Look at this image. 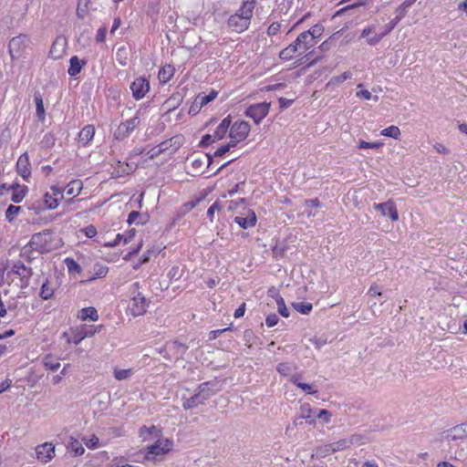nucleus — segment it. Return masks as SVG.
Here are the masks:
<instances>
[{"label": "nucleus", "instance_id": "nucleus-64", "mask_svg": "<svg viewBox=\"0 0 467 467\" xmlns=\"http://www.w3.org/2000/svg\"><path fill=\"white\" fill-rule=\"evenodd\" d=\"M280 30V24H277V23H273L272 25L269 26L268 29H267V34L269 36H274V35H276Z\"/></svg>", "mask_w": 467, "mask_h": 467}, {"label": "nucleus", "instance_id": "nucleus-1", "mask_svg": "<svg viewBox=\"0 0 467 467\" xmlns=\"http://www.w3.org/2000/svg\"><path fill=\"white\" fill-rule=\"evenodd\" d=\"M255 6V0H245L244 2V16L234 14L228 19V26L236 33H241L246 30L251 23L254 9Z\"/></svg>", "mask_w": 467, "mask_h": 467}, {"label": "nucleus", "instance_id": "nucleus-58", "mask_svg": "<svg viewBox=\"0 0 467 467\" xmlns=\"http://www.w3.org/2000/svg\"><path fill=\"white\" fill-rule=\"evenodd\" d=\"M221 210V206L219 205V203L217 202H215L213 204H212L208 211H207V215L208 217H210L211 221L213 222V214L215 212H218Z\"/></svg>", "mask_w": 467, "mask_h": 467}, {"label": "nucleus", "instance_id": "nucleus-14", "mask_svg": "<svg viewBox=\"0 0 467 467\" xmlns=\"http://www.w3.org/2000/svg\"><path fill=\"white\" fill-rule=\"evenodd\" d=\"M130 309L134 317L143 315L146 312V298L140 293H138L132 297Z\"/></svg>", "mask_w": 467, "mask_h": 467}, {"label": "nucleus", "instance_id": "nucleus-52", "mask_svg": "<svg viewBox=\"0 0 467 467\" xmlns=\"http://www.w3.org/2000/svg\"><path fill=\"white\" fill-rule=\"evenodd\" d=\"M332 414L327 410H320L317 414V418L323 420L325 422H329L331 420Z\"/></svg>", "mask_w": 467, "mask_h": 467}, {"label": "nucleus", "instance_id": "nucleus-37", "mask_svg": "<svg viewBox=\"0 0 467 467\" xmlns=\"http://www.w3.org/2000/svg\"><path fill=\"white\" fill-rule=\"evenodd\" d=\"M293 306L297 312L304 314V315H308L313 308V306L311 303H303V302L294 303Z\"/></svg>", "mask_w": 467, "mask_h": 467}, {"label": "nucleus", "instance_id": "nucleus-6", "mask_svg": "<svg viewBox=\"0 0 467 467\" xmlns=\"http://www.w3.org/2000/svg\"><path fill=\"white\" fill-rule=\"evenodd\" d=\"M172 443L169 440H158L154 444L147 448L145 458L154 460L155 456L168 453L171 449Z\"/></svg>", "mask_w": 467, "mask_h": 467}, {"label": "nucleus", "instance_id": "nucleus-36", "mask_svg": "<svg viewBox=\"0 0 467 467\" xmlns=\"http://www.w3.org/2000/svg\"><path fill=\"white\" fill-rule=\"evenodd\" d=\"M448 437H451V440L463 439L464 437H467V432L462 426H456L451 430Z\"/></svg>", "mask_w": 467, "mask_h": 467}, {"label": "nucleus", "instance_id": "nucleus-11", "mask_svg": "<svg viewBox=\"0 0 467 467\" xmlns=\"http://www.w3.org/2000/svg\"><path fill=\"white\" fill-rule=\"evenodd\" d=\"M374 209L379 211L382 216H389L393 222H396L399 219L397 208L392 201H388L382 203H375Z\"/></svg>", "mask_w": 467, "mask_h": 467}, {"label": "nucleus", "instance_id": "nucleus-16", "mask_svg": "<svg viewBox=\"0 0 467 467\" xmlns=\"http://www.w3.org/2000/svg\"><path fill=\"white\" fill-rule=\"evenodd\" d=\"M303 48L300 43L296 39L294 43L290 44L288 47L281 50L279 54V57L283 60H289L293 58L297 53H304Z\"/></svg>", "mask_w": 467, "mask_h": 467}, {"label": "nucleus", "instance_id": "nucleus-20", "mask_svg": "<svg viewBox=\"0 0 467 467\" xmlns=\"http://www.w3.org/2000/svg\"><path fill=\"white\" fill-rule=\"evenodd\" d=\"M8 189L12 191L11 200L16 203H19L23 201L27 192L26 186H21L19 184H11Z\"/></svg>", "mask_w": 467, "mask_h": 467}, {"label": "nucleus", "instance_id": "nucleus-34", "mask_svg": "<svg viewBox=\"0 0 467 467\" xmlns=\"http://www.w3.org/2000/svg\"><path fill=\"white\" fill-rule=\"evenodd\" d=\"M312 409L308 404L302 405L300 407V416L302 420H306L309 424H313L315 420L311 417Z\"/></svg>", "mask_w": 467, "mask_h": 467}, {"label": "nucleus", "instance_id": "nucleus-10", "mask_svg": "<svg viewBox=\"0 0 467 467\" xmlns=\"http://www.w3.org/2000/svg\"><path fill=\"white\" fill-rule=\"evenodd\" d=\"M11 272L20 277L23 286L28 285V281L33 275L31 267H27L23 262L17 261L13 264Z\"/></svg>", "mask_w": 467, "mask_h": 467}, {"label": "nucleus", "instance_id": "nucleus-35", "mask_svg": "<svg viewBox=\"0 0 467 467\" xmlns=\"http://www.w3.org/2000/svg\"><path fill=\"white\" fill-rule=\"evenodd\" d=\"M35 103L36 107V116L39 119L44 120L45 119V109L42 97L37 94L35 95Z\"/></svg>", "mask_w": 467, "mask_h": 467}, {"label": "nucleus", "instance_id": "nucleus-13", "mask_svg": "<svg viewBox=\"0 0 467 467\" xmlns=\"http://www.w3.org/2000/svg\"><path fill=\"white\" fill-rule=\"evenodd\" d=\"M47 233H37L33 234L27 245L33 248L36 253H43L47 250Z\"/></svg>", "mask_w": 467, "mask_h": 467}, {"label": "nucleus", "instance_id": "nucleus-28", "mask_svg": "<svg viewBox=\"0 0 467 467\" xmlns=\"http://www.w3.org/2000/svg\"><path fill=\"white\" fill-rule=\"evenodd\" d=\"M204 401L202 400L198 393L194 394L192 397L186 399L182 403V408L184 410H190L197 407L200 404H202Z\"/></svg>", "mask_w": 467, "mask_h": 467}, {"label": "nucleus", "instance_id": "nucleus-4", "mask_svg": "<svg viewBox=\"0 0 467 467\" xmlns=\"http://www.w3.org/2000/svg\"><path fill=\"white\" fill-rule=\"evenodd\" d=\"M140 121V114L138 111L133 118L124 122H121L118 126V128L114 131V137L117 140H123L129 137L131 134V132L139 126Z\"/></svg>", "mask_w": 467, "mask_h": 467}, {"label": "nucleus", "instance_id": "nucleus-62", "mask_svg": "<svg viewBox=\"0 0 467 467\" xmlns=\"http://www.w3.org/2000/svg\"><path fill=\"white\" fill-rule=\"evenodd\" d=\"M384 36H385V35H382V33H380L379 35H374L373 36L368 37L367 42L368 45L374 46V45L378 44Z\"/></svg>", "mask_w": 467, "mask_h": 467}, {"label": "nucleus", "instance_id": "nucleus-18", "mask_svg": "<svg viewBox=\"0 0 467 467\" xmlns=\"http://www.w3.org/2000/svg\"><path fill=\"white\" fill-rule=\"evenodd\" d=\"M234 222L243 229H247L255 225L256 216L254 211L248 210L245 216H235Z\"/></svg>", "mask_w": 467, "mask_h": 467}, {"label": "nucleus", "instance_id": "nucleus-32", "mask_svg": "<svg viewBox=\"0 0 467 467\" xmlns=\"http://www.w3.org/2000/svg\"><path fill=\"white\" fill-rule=\"evenodd\" d=\"M380 134L385 137H390L398 140L400 136V130L397 126H389L380 131Z\"/></svg>", "mask_w": 467, "mask_h": 467}, {"label": "nucleus", "instance_id": "nucleus-30", "mask_svg": "<svg viewBox=\"0 0 467 467\" xmlns=\"http://www.w3.org/2000/svg\"><path fill=\"white\" fill-rule=\"evenodd\" d=\"M54 295V288L49 285V281L47 279L41 286L40 297L44 300L51 298Z\"/></svg>", "mask_w": 467, "mask_h": 467}, {"label": "nucleus", "instance_id": "nucleus-41", "mask_svg": "<svg viewBox=\"0 0 467 467\" xmlns=\"http://www.w3.org/2000/svg\"><path fill=\"white\" fill-rule=\"evenodd\" d=\"M170 350L176 352L177 354L182 356L187 350V347L185 344L180 343L178 341H173L169 344Z\"/></svg>", "mask_w": 467, "mask_h": 467}, {"label": "nucleus", "instance_id": "nucleus-59", "mask_svg": "<svg viewBox=\"0 0 467 467\" xmlns=\"http://www.w3.org/2000/svg\"><path fill=\"white\" fill-rule=\"evenodd\" d=\"M106 33H107V27L106 26L100 27L97 33V36H96L97 42L103 43L105 41Z\"/></svg>", "mask_w": 467, "mask_h": 467}, {"label": "nucleus", "instance_id": "nucleus-8", "mask_svg": "<svg viewBox=\"0 0 467 467\" xmlns=\"http://www.w3.org/2000/svg\"><path fill=\"white\" fill-rule=\"evenodd\" d=\"M67 40L64 36H58L55 38L54 42L49 50V57L52 59H59L61 58L67 49Z\"/></svg>", "mask_w": 467, "mask_h": 467}, {"label": "nucleus", "instance_id": "nucleus-15", "mask_svg": "<svg viewBox=\"0 0 467 467\" xmlns=\"http://www.w3.org/2000/svg\"><path fill=\"white\" fill-rule=\"evenodd\" d=\"M16 171L24 179H27L31 175V165L26 152L23 153L18 158L16 162Z\"/></svg>", "mask_w": 467, "mask_h": 467}, {"label": "nucleus", "instance_id": "nucleus-47", "mask_svg": "<svg viewBox=\"0 0 467 467\" xmlns=\"http://www.w3.org/2000/svg\"><path fill=\"white\" fill-rule=\"evenodd\" d=\"M277 371L284 376H287L292 371V366L289 363H279L276 367Z\"/></svg>", "mask_w": 467, "mask_h": 467}, {"label": "nucleus", "instance_id": "nucleus-45", "mask_svg": "<svg viewBox=\"0 0 467 467\" xmlns=\"http://www.w3.org/2000/svg\"><path fill=\"white\" fill-rule=\"evenodd\" d=\"M88 334H83L81 328L76 331L71 338H67V342H73L76 345H78L85 337H87Z\"/></svg>", "mask_w": 467, "mask_h": 467}, {"label": "nucleus", "instance_id": "nucleus-57", "mask_svg": "<svg viewBox=\"0 0 467 467\" xmlns=\"http://www.w3.org/2000/svg\"><path fill=\"white\" fill-rule=\"evenodd\" d=\"M172 146H173V144H171V140H167L161 142L157 146V149L159 150V152H161V153L165 152L167 150H169L170 148H171Z\"/></svg>", "mask_w": 467, "mask_h": 467}, {"label": "nucleus", "instance_id": "nucleus-33", "mask_svg": "<svg viewBox=\"0 0 467 467\" xmlns=\"http://www.w3.org/2000/svg\"><path fill=\"white\" fill-rule=\"evenodd\" d=\"M43 363L46 368L50 369L52 371H55L58 369L60 367V363L56 360L51 355H47L44 359Z\"/></svg>", "mask_w": 467, "mask_h": 467}, {"label": "nucleus", "instance_id": "nucleus-2", "mask_svg": "<svg viewBox=\"0 0 467 467\" xmlns=\"http://www.w3.org/2000/svg\"><path fill=\"white\" fill-rule=\"evenodd\" d=\"M29 42V37L26 35L21 34L19 36H14L10 39L8 44V52L12 60H16L24 56L27 45Z\"/></svg>", "mask_w": 467, "mask_h": 467}, {"label": "nucleus", "instance_id": "nucleus-7", "mask_svg": "<svg viewBox=\"0 0 467 467\" xmlns=\"http://www.w3.org/2000/svg\"><path fill=\"white\" fill-rule=\"evenodd\" d=\"M269 109L270 103L267 102L254 104L247 108L245 115L252 118L254 121L258 124L268 114Z\"/></svg>", "mask_w": 467, "mask_h": 467}, {"label": "nucleus", "instance_id": "nucleus-39", "mask_svg": "<svg viewBox=\"0 0 467 467\" xmlns=\"http://www.w3.org/2000/svg\"><path fill=\"white\" fill-rule=\"evenodd\" d=\"M131 374H132V370L130 368H127V369L115 368L114 369V378L117 380L127 379L131 376Z\"/></svg>", "mask_w": 467, "mask_h": 467}, {"label": "nucleus", "instance_id": "nucleus-31", "mask_svg": "<svg viewBox=\"0 0 467 467\" xmlns=\"http://www.w3.org/2000/svg\"><path fill=\"white\" fill-rule=\"evenodd\" d=\"M35 253L36 252L26 244L21 249L20 256L27 263H31L33 260L36 259Z\"/></svg>", "mask_w": 467, "mask_h": 467}, {"label": "nucleus", "instance_id": "nucleus-53", "mask_svg": "<svg viewBox=\"0 0 467 467\" xmlns=\"http://www.w3.org/2000/svg\"><path fill=\"white\" fill-rule=\"evenodd\" d=\"M363 5H364V2H361V1L357 4H354V5H349L348 6H345L343 8L339 9L338 11H337L335 16H341L348 10L356 9L357 7L361 6Z\"/></svg>", "mask_w": 467, "mask_h": 467}, {"label": "nucleus", "instance_id": "nucleus-50", "mask_svg": "<svg viewBox=\"0 0 467 467\" xmlns=\"http://www.w3.org/2000/svg\"><path fill=\"white\" fill-rule=\"evenodd\" d=\"M400 22V17L393 18L389 24L385 26V30L382 32V35H388L390 33Z\"/></svg>", "mask_w": 467, "mask_h": 467}, {"label": "nucleus", "instance_id": "nucleus-24", "mask_svg": "<svg viewBox=\"0 0 467 467\" xmlns=\"http://www.w3.org/2000/svg\"><path fill=\"white\" fill-rule=\"evenodd\" d=\"M174 71L175 69L171 65H165L159 71V80L163 84L167 83L174 75Z\"/></svg>", "mask_w": 467, "mask_h": 467}, {"label": "nucleus", "instance_id": "nucleus-42", "mask_svg": "<svg viewBox=\"0 0 467 467\" xmlns=\"http://www.w3.org/2000/svg\"><path fill=\"white\" fill-rule=\"evenodd\" d=\"M65 264L67 267V271L69 273H80L81 267L80 265L72 258H66Z\"/></svg>", "mask_w": 467, "mask_h": 467}, {"label": "nucleus", "instance_id": "nucleus-55", "mask_svg": "<svg viewBox=\"0 0 467 467\" xmlns=\"http://www.w3.org/2000/svg\"><path fill=\"white\" fill-rule=\"evenodd\" d=\"M170 140H171V144H173V146L171 147L172 150H177L182 144L183 137L181 135H177V136L171 138Z\"/></svg>", "mask_w": 467, "mask_h": 467}, {"label": "nucleus", "instance_id": "nucleus-25", "mask_svg": "<svg viewBox=\"0 0 467 467\" xmlns=\"http://www.w3.org/2000/svg\"><path fill=\"white\" fill-rule=\"evenodd\" d=\"M78 317L82 320L90 319L92 321H97L99 319V315L95 307L89 306L82 308L79 311Z\"/></svg>", "mask_w": 467, "mask_h": 467}, {"label": "nucleus", "instance_id": "nucleus-63", "mask_svg": "<svg viewBox=\"0 0 467 467\" xmlns=\"http://www.w3.org/2000/svg\"><path fill=\"white\" fill-rule=\"evenodd\" d=\"M278 101H279V107H280V109H285V108L290 107V106L293 104L294 99H285V98H280V99H278Z\"/></svg>", "mask_w": 467, "mask_h": 467}, {"label": "nucleus", "instance_id": "nucleus-54", "mask_svg": "<svg viewBox=\"0 0 467 467\" xmlns=\"http://www.w3.org/2000/svg\"><path fill=\"white\" fill-rule=\"evenodd\" d=\"M278 320H279V318H278L277 315L270 314L265 318V325L268 327H272L275 326L278 323Z\"/></svg>", "mask_w": 467, "mask_h": 467}, {"label": "nucleus", "instance_id": "nucleus-22", "mask_svg": "<svg viewBox=\"0 0 467 467\" xmlns=\"http://www.w3.org/2000/svg\"><path fill=\"white\" fill-rule=\"evenodd\" d=\"M230 125V118H224L217 127L216 130L214 131L213 141L222 140L225 136Z\"/></svg>", "mask_w": 467, "mask_h": 467}, {"label": "nucleus", "instance_id": "nucleus-48", "mask_svg": "<svg viewBox=\"0 0 467 467\" xmlns=\"http://www.w3.org/2000/svg\"><path fill=\"white\" fill-rule=\"evenodd\" d=\"M236 145L233 143L231 140L226 144L219 148L213 154L214 157H221L224 155L227 151L230 150L231 148L235 147Z\"/></svg>", "mask_w": 467, "mask_h": 467}, {"label": "nucleus", "instance_id": "nucleus-46", "mask_svg": "<svg viewBox=\"0 0 467 467\" xmlns=\"http://www.w3.org/2000/svg\"><path fill=\"white\" fill-rule=\"evenodd\" d=\"M352 74L349 71H345L339 76L334 77L330 82L333 84H340L343 83L345 80L351 78Z\"/></svg>", "mask_w": 467, "mask_h": 467}, {"label": "nucleus", "instance_id": "nucleus-12", "mask_svg": "<svg viewBox=\"0 0 467 467\" xmlns=\"http://www.w3.org/2000/svg\"><path fill=\"white\" fill-rule=\"evenodd\" d=\"M37 459L44 463L51 461L55 456V446L50 442L38 445L36 449Z\"/></svg>", "mask_w": 467, "mask_h": 467}, {"label": "nucleus", "instance_id": "nucleus-26", "mask_svg": "<svg viewBox=\"0 0 467 467\" xmlns=\"http://www.w3.org/2000/svg\"><path fill=\"white\" fill-rule=\"evenodd\" d=\"M297 42L300 43L303 51H306L308 48H310L312 46L315 45L314 40L312 39L311 36L307 34L306 31L301 33L297 38Z\"/></svg>", "mask_w": 467, "mask_h": 467}, {"label": "nucleus", "instance_id": "nucleus-5", "mask_svg": "<svg viewBox=\"0 0 467 467\" xmlns=\"http://www.w3.org/2000/svg\"><path fill=\"white\" fill-rule=\"evenodd\" d=\"M361 441V436L358 434H353L348 438L341 439L337 441L329 443L325 446L324 451L328 453H334L339 451H343L351 447L352 445L358 443Z\"/></svg>", "mask_w": 467, "mask_h": 467}, {"label": "nucleus", "instance_id": "nucleus-17", "mask_svg": "<svg viewBox=\"0 0 467 467\" xmlns=\"http://www.w3.org/2000/svg\"><path fill=\"white\" fill-rule=\"evenodd\" d=\"M216 384L215 381H207L199 385L197 393L203 401L215 394L217 389H213V387H215Z\"/></svg>", "mask_w": 467, "mask_h": 467}, {"label": "nucleus", "instance_id": "nucleus-44", "mask_svg": "<svg viewBox=\"0 0 467 467\" xmlns=\"http://www.w3.org/2000/svg\"><path fill=\"white\" fill-rule=\"evenodd\" d=\"M324 31V27L321 25H315L309 30H307V34L311 36L312 39L317 38L322 36Z\"/></svg>", "mask_w": 467, "mask_h": 467}, {"label": "nucleus", "instance_id": "nucleus-3", "mask_svg": "<svg viewBox=\"0 0 467 467\" xmlns=\"http://www.w3.org/2000/svg\"><path fill=\"white\" fill-rule=\"evenodd\" d=\"M250 132V125L244 120L235 121L229 131L231 141L237 145V143L244 140Z\"/></svg>", "mask_w": 467, "mask_h": 467}, {"label": "nucleus", "instance_id": "nucleus-51", "mask_svg": "<svg viewBox=\"0 0 467 467\" xmlns=\"http://www.w3.org/2000/svg\"><path fill=\"white\" fill-rule=\"evenodd\" d=\"M86 446L89 449H96L99 444V438L95 435H92L90 439H83Z\"/></svg>", "mask_w": 467, "mask_h": 467}, {"label": "nucleus", "instance_id": "nucleus-29", "mask_svg": "<svg viewBox=\"0 0 467 467\" xmlns=\"http://www.w3.org/2000/svg\"><path fill=\"white\" fill-rule=\"evenodd\" d=\"M218 95V92L215 90H212L210 94L208 95H198L195 102H198L200 104V107H203L213 101Z\"/></svg>", "mask_w": 467, "mask_h": 467}, {"label": "nucleus", "instance_id": "nucleus-61", "mask_svg": "<svg viewBox=\"0 0 467 467\" xmlns=\"http://www.w3.org/2000/svg\"><path fill=\"white\" fill-rule=\"evenodd\" d=\"M213 135L206 134L202 137V140L200 141L199 146L201 147H207L209 146L213 141Z\"/></svg>", "mask_w": 467, "mask_h": 467}, {"label": "nucleus", "instance_id": "nucleus-43", "mask_svg": "<svg viewBox=\"0 0 467 467\" xmlns=\"http://www.w3.org/2000/svg\"><path fill=\"white\" fill-rule=\"evenodd\" d=\"M44 197H45V203L47 208L55 209L58 206V198L57 197H53L48 192H47Z\"/></svg>", "mask_w": 467, "mask_h": 467}, {"label": "nucleus", "instance_id": "nucleus-40", "mask_svg": "<svg viewBox=\"0 0 467 467\" xmlns=\"http://www.w3.org/2000/svg\"><path fill=\"white\" fill-rule=\"evenodd\" d=\"M276 305H277V311L278 313L284 317H289V312H288V309L285 304V301H284V298L281 297V296H277L276 299Z\"/></svg>", "mask_w": 467, "mask_h": 467}, {"label": "nucleus", "instance_id": "nucleus-56", "mask_svg": "<svg viewBox=\"0 0 467 467\" xmlns=\"http://www.w3.org/2000/svg\"><path fill=\"white\" fill-rule=\"evenodd\" d=\"M154 432H160V431L155 426H151L150 428H148L146 426H142L140 430V435L142 436L144 439H145L144 433L151 435Z\"/></svg>", "mask_w": 467, "mask_h": 467}, {"label": "nucleus", "instance_id": "nucleus-60", "mask_svg": "<svg viewBox=\"0 0 467 467\" xmlns=\"http://www.w3.org/2000/svg\"><path fill=\"white\" fill-rule=\"evenodd\" d=\"M83 231H84L86 236L88 238H92L97 234V229L92 224L85 227Z\"/></svg>", "mask_w": 467, "mask_h": 467}, {"label": "nucleus", "instance_id": "nucleus-27", "mask_svg": "<svg viewBox=\"0 0 467 467\" xmlns=\"http://www.w3.org/2000/svg\"><path fill=\"white\" fill-rule=\"evenodd\" d=\"M67 450L73 453L74 456H79L85 452L82 443L75 438H71Z\"/></svg>", "mask_w": 467, "mask_h": 467}, {"label": "nucleus", "instance_id": "nucleus-19", "mask_svg": "<svg viewBox=\"0 0 467 467\" xmlns=\"http://www.w3.org/2000/svg\"><path fill=\"white\" fill-rule=\"evenodd\" d=\"M87 60L79 59L78 57L73 56L69 60V67L67 69V74L70 77H76L80 73L81 69L84 66H86Z\"/></svg>", "mask_w": 467, "mask_h": 467}, {"label": "nucleus", "instance_id": "nucleus-21", "mask_svg": "<svg viewBox=\"0 0 467 467\" xmlns=\"http://www.w3.org/2000/svg\"><path fill=\"white\" fill-rule=\"evenodd\" d=\"M95 135V128L92 125L85 126L78 134V140L83 146L87 145Z\"/></svg>", "mask_w": 467, "mask_h": 467}, {"label": "nucleus", "instance_id": "nucleus-9", "mask_svg": "<svg viewBox=\"0 0 467 467\" xmlns=\"http://www.w3.org/2000/svg\"><path fill=\"white\" fill-rule=\"evenodd\" d=\"M130 89L134 99H140L149 92L150 82L144 78H138L131 83Z\"/></svg>", "mask_w": 467, "mask_h": 467}, {"label": "nucleus", "instance_id": "nucleus-23", "mask_svg": "<svg viewBox=\"0 0 467 467\" xmlns=\"http://www.w3.org/2000/svg\"><path fill=\"white\" fill-rule=\"evenodd\" d=\"M83 188V183L80 180L71 181L66 187L65 192L67 195L78 196Z\"/></svg>", "mask_w": 467, "mask_h": 467}, {"label": "nucleus", "instance_id": "nucleus-49", "mask_svg": "<svg viewBox=\"0 0 467 467\" xmlns=\"http://www.w3.org/2000/svg\"><path fill=\"white\" fill-rule=\"evenodd\" d=\"M383 145L382 142H368V141H365V140H360L359 141V148L360 149H379V147H381Z\"/></svg>", "mask_w": 467, "mask_h": 467}, {"label": "nucleus", "instance_id": "nucleus-38", "mask_svg": "<svg viewBox=\"0 0 467 467\" xmlns=\"http://www.w3.org/2000/svg\"><path fill=\"white\" fill-rule=\"evenodd\" d=\"M20 211H21L20 206H16V205L10 204L5 211L6 220L9 223L13 222L16 215H17Z\"/></svg>", "mask_w": 467, "mask_h": 467}]
</instances>
